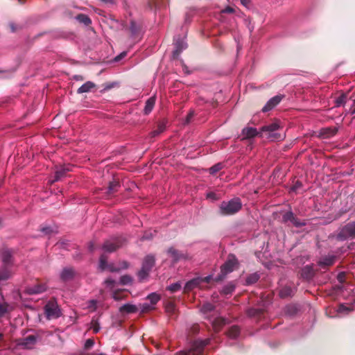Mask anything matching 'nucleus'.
Returning a JSON list of instances; mask_svg holds the SVG:
<instances>
[{"label": "nucleus", "instance_id": "f257e3e1", "mask_svg": "<svg viewBox=\"0 0 355 355\" xmlns=\"http://www.w3.org/2000/svg\"><path fill=\"white\" fill-rule=\"evenodd\" d=\"M242 208V203L239 198H234L229 201H223L219 207V214L223 216H230L237 213Z\"/></svg>", "mask_w": 355, "mask_h": 355}, {"label": "nucleus", "instance_id": "f03ea898", "mask_svg": "<svg viewBox=\"0 0 355 355\" xmlns=\"http://www.w3.org/2000/svg\"><path fill=\"white\" fill-rule=\"evenodd\" d=\"M238 265V260L235 255L229 254L227 261L220 267V273L215 278V282L222 281L230 272H232Z\"/></svg>", "mask_w": 355, "mask_h": 355}, {"label": "nucleus", "instance_id": "7ed1b4c3", "mask_svg": "<svg viewBox=\"0 0 355 355\" xmlns=\"http://www.w3.org/2000/svg\"><path fill=\"white\" fill-rule=\"evenodd\" d=\"M209 338L203 340H196L189 351L178 352L176 355H205L204 347L209 344Z\"/></svg>", "mask_w": 355, "mask_h": 355}, {"label": "nucleus", "instance_id": "20e7f679", "mask_svg": "<svg viewBox=\"0 0 355 355\" xmlns=\"http://www.w3.org/2000/svg\"><path fill=\"white\" fill-rule=\"evenodd\" d=\"M279 128V125L276 123L263 125L261 128V136H263V134H265L266 137L272 141L282 140L284 138L283 136L276 132V130H277Z\"/></svg>", "mask_w": 355, "mask_h": 355}, {"label": "nucleus", "instance_id": "39448f33", "mask_svg": "<svg viewBox=\"0 0 355 355\" xmlns=\"http://www.w3.org/2000/svg\"><path fill=\"white\" fill-rule=\"evenodd\" d=\"M337 237L341 241L346 240L348 238L355 239V220L351 221L342 227L338 233Z\"/></svg>", "mask_w": 355, "mask_h": 355}, {"label": "nucleus", "instance_id": "423d86ee", "mask_svg": "<svg viewBox=\"0 0 355 355\" xmlns=\"http://www.w3.org/2000/svg\"><path fill=\"white\" fill-rule=\"evenodd\" d=\"M45 314L48 319H55L60 316L61 312L57 302L50 300L44 306Z\"/></svg>", "mask_w": 355, "mask_h": 355}, {"label": "nucleus", "instance_id": "0eeeda50", "mask_svg": "<svg viewBox=\"0 0 355 355\" xmlns=\"http://www.w3.org/2000/svg\"><path fill=\"white\" fill-rule=\"evenodd\" d=\"M125 241V239L121 236L112 238L105 241L102 248L105 252H113L121 248Z\"/></svg>", "mask_w": 355, "mask_h": 355}, {"label": "nucleus", "instance_id": "6e6552de", "mask_svg": "<svg viewBox=\"0 0 355 355\" xmlns=\"http://www.w3.org/2000/svg\"><path fill=\"white\" fill-rule=\"evenodd\" d=\"M37 337L35 335H29L26 338L18 340L17 345L26 349H31L36 343Z\"/></svg>", "mask_w": 355, "mask_h": 355}, {"label": "nucleus", "instance_id": "1a4fd4ad", "mask_svg": "<svg viewBox=\"0 0 355 355\" xmlns=\"http://www.w3.org/2000/svg\"><path fill=\"white\" fill-rule=\"evenodd\" d=\"M283 221H290L292 224L297 227L304 226L306 223L301 221L299 218L295 216L292 211H288L283 215Z\"/></svg>", "mask_w": 355, "mask_h": 355}, {"label": "nucleus", "instance_id": "9d476101", "mask_svg": "<svg viewBox=\"0 0 355 355\" xmlns=\"http://www.w3.org/2000/svg\"><path fill=\"white\" fill-rule=\"evenodd\" d=\"M282 98L283 96L279 95H277L271 98L262 108V111L263 112H266L271 110L273 107H275L281 102Z\"/></svg>", "mask_w": 355, "mask_h": 355}, {"label": "nucleus", "instance_id": "9b49d317", "mask_svg": "<svg viewBox=\"0 0 355 355\" xmlns=\"http://www.w3.org/2000/svg\"><path fill=\"white\" fill-rule=\"evenodd\" d=\"M76 275V272L73 268H64L60 273V279L63 282L72 280Z\"/></svg>", "mask_w": 355, "mask_h": 355}, {"label": "nucleus", "instance_id": "f8f14e48", "mask_svg": "<svg viewBox=\"0 0 355 355\" xmlns=\"http://www.w3.org/2000/svg\"><path fill=\"white\" fill-rule=\"evenodd\" d=\"M167 253L173 258V261L176 263L181 259H186V255L182 252L175 249L173 247H171L168 249Z\"/></svg>", "mask_w": 355, "mask_h": 355}, {"label": "nucleus", "instance_id": "ddd939ff", "mask_svg": "<svg viewBox=\"0 0 355 355\" xmlns=\"http://www.w3.org/2000/svg\"><path fill=\"white\" fill-rule=\"evenodd\" d=\"M315 270L313 265H306L301 270V277L306 280L312 279L315 275Z\"/></svg>", "mask_w": 355, "mask_h": 355}, {"label": "nucleus", "instance_id": "4468645a", "mask_svg": "<svg viewBox=\"0 0 355 355\" xmlns=\"http://www.w3.org/2000/svg\"><path fill=\"white\" fill-rule=\"evenodd\" d=\"M259 135L261 136V131L258 132L254 128L247 127L242 130L243 139H251Z\"/></svg>", "mask_w": 355, "mask_h": 355}, {"label": "nucleus", "instance_id": "2eb2a0df", "mask_svg": "<svg viewBox=\"0 0 355 355\" xmlns=\"http://www.w3.org/2000/svg\"><path fill=\"white\" fill-rule=\"evenodd\" d=\"M13 252L12 250L5 248L3 250L1 256H2V261L3 263V266H7L11 265L12 263V258Z\"/></svg>", "mask_w": 355, "mask_h": 355}, {"label": "nucleus", "instance_id": "dca6fc26", "mask_svg": "<svg viewBox=\"0 0 355 355\" xmlns=\"http://www.w3.org/2000/svg\"><path fill=\"white\" fill-rule=\"evenodd\" d=\"M175 49L173 52V56L174 58H178L181 52L187 48V44L182 40H178L176 41Z\"/></svg>", "mask_w": 355, "mask_h": 355}, {"label": "nucleus", "instance_id": "f3484780", "mask_svg": "<svg viewBox=\"0 0 355 355\" xmlns=\"http://www.w3.org/2000/svg\"><path fill=\"white\" fill-rule=\"evenodd\" d=\"M70 171V168L69 166H61L55 171V179L51 181V184H53L55 182L60 180L63 177H64L67 173Z\"/></svg>", "mask_w": 355, "mask_h": 355}, {"label": "nucleus", "instance_id": "a211bd4d", "mask_svg": "<svg viewBox=\"0 0 355 355\" xmlns=\"http://www.w3.org/2000/svg\"><path fill=\"white\" fill-rule=\"evenodd\" d=\"M155 263V258L153 255L148 254L145 257L143 263L142 268L151 271Z\"/></svg>", "mask_w": 355, "mask_h": 355}, {"label": "nucleus", "instance_id": "6ab92c4d", "mask_svg": "<svg viewBox=\"0 0 355 355\" xmlns=\"http://www.w3.org/2000/svg\"><path fill=\"white\" fill-rule=\"evenodd\" d=\"M201 284L200 278H194L187 282L184 287V292L188 293L192 291L193 288L198 287Z\"/></svg>", "mask_w": 355, "mask_h": 355}, {"label": "nucleus", "instance_id": "aec40b11", "mask_svg": "<svg viewBox=\"0 0 355 355\" xmlns=\"http://www.w3.org/2000/svg\"><path fill=\"white\" fill-rule=\"evenodd\" d=\"M138 311L137 306L130 304H125L119 308L121 314H130L136 313Z\"/></svg>", "mask_w": 355, "mask_h": 355}, {"label": "nucleus", "instance_id": "412c9836", "mask_svg": "<svg viewBox=\"0 0 355 355\" xmlns=\"http://www.w3.org/2000/svg\"><path fill=\"white\" fill-rule=\"evenodd\" d=\"M334 256H325L322 257L318 262V265L322 268H326L333 265L335 262Z\"/></svg>", "mask_w": 355, "mask_h": 355}, {"label": "nucleus", "instance_id": "4be33fe9", "mask_svg": "<svg viewBox=\"0 0 355 355\" xmlns=\"http://www.w3.org/2000/svg\"><path fill=\"white\" fill-rule=\"evenodd\" d=\"M12 276V272L7 266H2L0 268V284L3 282L7 281Z\"/></svg>", "mask_w": 355, "mask_h": 355}, {"label": "nucleus", "instance_id": "5701e85b", "mask_svg": "<svg viewBox=\"0 0 355 355\" xmlns=\"http://www.w3.org/2000/svg\"><path fill=\"white\" fill-rule=\"evenodd\" d=\"M96 87L95 83L92 81H87L80 87L78 90V94H83L91 92L94 88Z\"/></svg>", "mask_w": 355, "mask_h": 355}, {"label": "nucleus", "instance_id": "b1692460", "mask_svg": "<svg viewBox=\"0 0 355 355\" xmlns=\"http://www.w3.org/2000/svg\"><path fill=\"white\" fill-rule=\"evenodd\" d=\"M226 324V320L223 318H216L212 322V327L216 332L219 331Z\"/></svg>", "mask_w": 355, "mask_h": 355}, {"label": "nucleus", "instance_id": "393cba45", "mask_svg": "<svg viewBox=\"0 0 355 355\" xmlns=\"http://www.w3.org/2000/svg\"><path fill=\"white\" fill-rule=\"evenodd\" d=\"M264 311L262 309L250 308L247 311V314L250 318L259 319L263 315Z\"/></svg>", "mask_w": 355, "mask_h": 355}, {"label": "nucleus", "instance_id": "a878e982", "mask_svg": "<svg viewBox=\"0 0 355 355\" xmlns=\"http://www.w3.org/2000/svg\"><path fill=\"white\" fill-rule=\"evenodd\" d=\"M120 187V183L118 180H113L109 183V186L107 189L106 193L107 195H112L116 193Z\"/></svg>", "mask_w": 355, "mask_h": 355}, {"label": "nucleus", "instance_id": "bb28decb", "mask_svg": "<svg viewBox=\"0 0 355 355\" xmlns=\"http://www.w3.org/2000/svg\"><path fill=\"white\" fill-rule=\"evenodd\" d=\"M155 104V97L152 96L149 98L146 102V105L144 109V114L147 115L153 109Z\"/></svg>", "mask_w": 355, "mask_h": 355}, {"label": "nucleus", "instance_id": "cd10ccee", "mask_svg": "<svg viewBox=\"0 0 355 355\" xmlns=\"http://www.w3.org/2000/svg\"><path fill=\"white\" fill-rule=\"evenodd\" d=\"M129 31L132 36H136L140 31V26L137 24L134 20L131 19L130 21Z\"/></svg>", "mask_w": 355, "mask_h": 355}, {"label": "nucleus", "instance_id": "c85d7f7f", "mask_svg": "<svg viewBox=\"0 0 355 355\" xmlns=\"http://www.w3.org/2000/svg\"><path fill=\"white\" fill-rule=\"evenodd\" d=\"M260 278V275L257 272L252 273L248 275L245 279V285H252L255 284Z\"/></svg>", "mask_w": 355, "mask_h": 355}, {"label": "nucleus", "instance_id": "c756f323", "mask_svg": "<svg viewBox=\"0 0 355 355\" xmlns=\"http://www.w3.org/2000/svg\"><path fill=\"white\" fill-rule=\"evenodd\" d=\"M166 128V125L163 122H160L157 124V127L155 130L150 132L151 137H155L162 133Z\"/></svg>", "mask_w": 355, "mask_h": 355}, {"label": "nucleus", "instance_id": "7c9ffc66", "mask_svg": "<svg viewBox=\"0 0 355 355\" xmlns=\"http://www.w3.org/2000/svg\"><path fill=\"white\" fill-rule=\"evenodd\" d=\"M336 132V128H326L322 130L321 135L325 138H329L335 135Z\"/></svg>", "mask_w": 355, "mask_h": 355}, {"label": "nucleus", "instance_id": "2f4dec72", "mask_svg": "<svg viewBox=\"0 0 355 355\" xmlns=\"http://www.w3.org/2000/svg\"><path fill=\"white\" fill-rule=\"evenodd\" d=\"M240 333V329L238 326H232L231 327L228 331H227V336L231 338H236Z\"/></svg>", "mask_w": 355, "mask_h": 355}, {"label": "nucleus", "instance_id": "473e14b6", "mask_svg": "<svg viewBox=\"0 0 355 355\" xmlns=\"http://www.w3.org/2000/svg\"><path fill=\"white\" fill-rule=\"evenodd\" d=\"M347 98V94H342L335 100V107H340L346 103Z\"/></svg>", "mask_w": 355, "mask_h": 355}, {"label": "nucleus", "instance_id": "72a5a7b5", "mask_svg": "<svg viewBox=\"0 0 355 355\" xmlns=\"http://www.w3.org/2000/svg\"><path fill=\"white\" fill-rule=\"evenodd\" d=\"M235 289V285L230 282V283H228L227 285H225L222 291H221V293L223 294V295H230L233 293V291H234Z\"/></svg>", "mask_w": 355, "mask_h": 355}, {"label": "nucleus", "instance_id": "f704fd0d", "mask_svg": "<svg viewBox=\"0 0 355 355\" xmlns=\"http://www.w3.org/2000/svg\"><path fill=\"white\" fill-rule=\"evenodd\" d=\"M77 20L86 26L89 25L92 23L90 18L85 14H79L76 17Z\"/></svg>", "mask_w": 355, "mask_h": 355}, {"label": "nucleus", "instance_id": "c9c22d12", "mask_svg": "<svg viewBox=\"0 0 355 355\" xmlns=\"http://www.w3.org/2000/svg\"><path fill=\"white\" fill-rule=\"evenodd\" d=\"M293 289L291 287H284L279 291V295L282 298H285L293 295Z\"/></svg>", "mask_w": 355, "mask_h": 355}, {"label": "nucleus", "instance_id": "e433bc0d", "mask_svg": "<svg viewBox=\"0 0 355 355\" xmlns=\"http://www.w3.org/2000/svg\"><path fill=\"white\" fill-rule=\"evenodd\" d=\"M11 310L12 309L8 303L0 302V317L3 316L7 313H9Z\"/></svg>", "mask_w": 355, "mask_h": 355}, {"label": "nucleus", "instance_id": "4c0bfd02", "mask_svg": "<svg viewBox=\"0 0 355 355\" xmlns=\"http://www.w3.org/2000/svg\"><path fill=\"white\" fill-rule=\"evenodd\" d=\"M150 271L141 267V270L138 272L137 276L140 282H143L149 275Z\"/></svg>", "mask_w": 355, "mask_h": 355}, {"label": "nucleus", "instance_id": "58836bf2", "mask_svg": "<svg viewBox=\"0 0 355 355\" xmlns=\"http://www.w3.org/2000/svg\"><path fill=\"white\" fill-rule=\"evenodd\" d=\"M214 308H215L214 305H213L211 303L207 302V303H205L204 304H202V306L200 309V311L203 313H207L212 311L214 309Z\"/></svg>", "mask_w": 355, "mask_h": 355}, {"label": "nucleus", "instance_id": "ea45409f", "mask_svg": "<svg viewBox=\"0 0 355 355\" xmlns=\"http://www.w3.org/2000/svg\"><path fill=\"white\" fill-rule=\"evenodd\" d=\"M107 257L105 254H102L100 257V259H99V268L102 270H104L107 269V265H108L107 263Z\"/></svg>", "mask_w": 355, "mask_h": 355}, {"label": "nucleus", "instance_id": "a19ab883", "mask_svg": "<svg viewBox=\"0 0 355 355\" xmlns=\"http://www.w3.org/2000/svg\"><path fill=\"white\" fill-rule=\"evenodd\" d=\"M181 287V284L180 282H176L168 286L167 287V290L169 291L171 293H173L180 291Z\"/></svg>", "mask_w": 355, "mask_h": 355}, {"label": "nucleus", "instance_id": "79ce46f5", "mask_svg": "<svg viewBox=\"0 0 355 355\" xmlns=\"http://www.w3.org/2000/svg\"><path fill=\"white\" fill-rule=\"evenodd\" d=\"M90 328L92 329L94 334H97L101 329L100 324H99L98 320L96 319H95L94 318H93L91 321Z\"/></svg>", "mask_w": 355, "mask_h": 355}, {"label": "nucleus", "instance_id": "37998d69", "mask_svg": "<svg viewBox=\"0 0 355 355\" xmlns=\"http://www.w3.org/2000/svg\"><path fill=\"white\" fill-rule=\"evenodd\" d=\"M223 168V163H217V164H214V166H212L209 168V173L211 174L214 175V174L218 173V171H220Z\"/></svg>", "mask_w": 355, "mask_h": 355}, {"label": "nucleus", "instance_id": "c03bdc74", "mask_svg": "<svg viewBox=\"0 0 355 355\" xmlns=\"http://www.w3.org/2000/svg\"><path fill=\"white\" fill-rule=\"evenodd\" d=\"M147 299L150 300L152 304H155L159 300L160 297L157 293H152L148 295Z\"/></svg>", "mask_w": 355, "mask_h": 355}, {"label": "nucleus", "instance_id": "a18cd8bd", "mask_svg": "<svg viewBox=\"0 0 355 355\" xmlns=\"http://www.w3.org/2000/svg\"><path fill=\"white\" fill-rule=\"evenodd\" d=\"M132 278L130 275H123L121 277L120 283L122 285L130 284L132 283Z\"/></svg>", "mask_w": 355, "mask_h": 355}, {"label": "nucleus", "instance_id": "49530a36", "mask_svg": "<svg viewBox=\"0 0 355 355\" xmlns=\"http://www.w3.org/2000/svg\"><path fill=\"white\" fill-rule=\"evenodd\" d=\"M112 297L116 301H120L123 300L125 297V296L123 294V291L121 290H116L113 293Z\"/></svg>", "mask_w": 355, "mask_h": 355}, {"label": "nucleus", "instance_id": "de8ad7c7", "mask_svg": "<svg viewBox=\"0 0 355 355\" xmlns=\"http://www.w3.org/2000/svg\"><path fill=\"white\" fill-rule=\"evenodd\" d=\"M156 231L153 230L152 231H148L144 233V234L142 236V240H150L153 238L154 235L156 234Z\"/></svg>", "mask_w": 355, "mask_h": 355}, {"label": "nucleus", "instance_id": "09e8293b", "mask_svg": "<svg viewBox=\"0 0 355 355\" xmlns=\"http://www.w3.org/2000/svg\"><path fill=\"white\" fill-rule=\"evenodd\" d=\"M45 291V288L43 286H37L35 288H30L29 293L31 294L40 293Z\"/></svg>", "mask_w": 355, "mask_h": 355}, {"label": "nucleus", "instance_id": "8fccbe9b", "mask_svg": "<svg viewBox=\"0 0 355 355\" xmlns=\"http://www.w3.org/2000/svg\"><path fill=\"white\" fill-rule=\"evenodd\" d=\"M166 311L167 313L173 315L175 312V306L173 303L170 302L166 306Z\"/></svg>", "mask_w": 355, "mask_h": 355}, {"label": "nucleus", "instance_id": "3c124183", "mask_svg": "<svg viewBox=\"0 0 355 355\" xmlns=\"http://www.w3.org/2000/svg\"><path fill=\"white\" fill-rule=\"evenodd\" d=\"M94 345V340L92 338H89L86 340L85 343V349H89L90 348H92Z\"/></svg>", "mask_w": 355, "mask_h": 355}, {"label": "nucleus", "instance_id": "603ef678", "mask_svg": "<svg viewBox=\"0 0 355 355\" xmlns=\"http://www.w3.org/2000/svg\"><path fill=\"white\" fill-rule=\"evenodd\" d=\"M40 231L45 235L50 234L53 232L50 227H43L40 229Z\"/></svg>", "mask_w": 355, "mask_h": 355}, {"label": "nucleus", "instance_id": "864d4df0", "mask_svg": "<svg viewBox=\"0 0 355 355\" xmlns=\"http://www.w3.org/2000/svg\"><path fill=\"white\" fill-rule=\"evenodd\" d=\"M105 284L107 286L110 287V288H112L115 286L116 282L114 279H107L105 281Z\"/></svg>", "mask_w": 355, "mask_h": 355}, {"label": "nucleus", "instance_id": "5fc2aeb1", "mask_svg": "<svg viewBox=\"0 0 355 355\" xmlns=\"http://www.w3.org/2000/svg\"><path fill=\"white\" fill-rule=\"evenodd\" d=\"M351 311H352V309L350 308L347 307L343 304H340L338 308L339 312H349Z\"/></svg>", "mask_w": 355, "mask_h": 355}, {"label": "nucleus", "instance_id": "6e6d98bb", "mask_svg": "<svg viewBox=\"0 0 355 355\" xmlns=\"http://www.w3.org/2000/svg\"><path fill=\"white\" fill-rule=\"evenodd\" d=\"M107 269L109 270L110 272H118L119 271V268H116L113 263L108 264Z\"/></svg>", "mask_w": 355, "mask_h": 355}, {"label": "nucleus", "instance_id": "4d7b16f0", "mask_svg": "<svg viewBox=\"0 0 355 355\" xmlns=\"http://www.w3.org/2000/svg\"><path fill=\"white\" fill-rule=\"evenodd\" d=\"M152 4H153V6L155 8H159L161 6L160 0H151L150 2V6H152Z\"/></svg>", "mask_w": 355, "mask_h": 355}, {"label": "nucleus", "instance_id": "13d9d810", "mask_svg": "<svg viewBox=\"0 0 355 355\" xmlns=\"http://www.w3.org/2000/svg\"><path fill=\"white\" fill-rule=\"evenodd\" d=\"M193 116H194L193 111L189 112V113L187 114V116L186 117V123H189L191 121V120L192 119V118L193 117Z\"/></svg>", "mask_w": 355, "mask_h": 355}, {"label": "nucleus", "instance_id": "bf43d9fd", "mask_svg": "<svg viewBox=\"0 0 355 355\" xmlns=\"http://www.w3.org/2000/svg\"><path fill=\"white\" fill-rule=\"evenodd\" d=\"M126 54H127L126 52H125V51L122 52L121 53H120L119 55H118L117 56L115 57L114 60L116 62L121 60L122 58H123L126 55Z\"/></svg>", "mask_w": 355, "mask_h": 355}, {"label": "nucleus", "instance_id": "052dcab7", "mask_svg": "<svg viewBox=\"0 0 355 355\" xmlns=\"http://www.w3.org/2000/svg\"><path fill=\"white\" fill-rule=\"evenodd\" d=\"M222 12L224 13H233L234 12V9L230 6H227Z\"/></svg>", "mask_w": 355, "mask_h": 355}, {"label": "nucleus", "instance_id": "680f3d73", "mask_svg": "<svg viewBox=\"0 0 355 355\" xmlns=\"http://www.w3.org/2000/svg\"><path fill=\"white\" fill-rule=\"evenodd\" d=\"M200 279H201V283L202 282L209 283L211 279H212V276L208 275L204 278H200Z\"/></svg>", "mask_w": 355, "mask_h": 355}, {"label": "nucleus", "instance_id": "e2e57ef3", "mask_svg": "<svg viewBox=\"0 0 355 355\" xmlns=\"http://www.w3.org/2000/svg\"><path fill=\"white\" fill-rule=\"evenodd\" d=\"M302 187V183L300 182H297L293 187H292V190L294 191H296L297 189H299Z\"/></svg>", "mask_w": 355, "mask_h": 355}, {"label": "nucleus", "instance_id": "0e129e2a", "mask_svg": "<svg viewBox=\"0 0 355 355\" xmlns=\"http://www.w3.org/2000/svg\"><path fill=\"white\" fill-rule=\"evenodd\" d=\"M344 278H345V273L344 272H340L338 274V280L339 281V282H344Z\"/></svg>", "mask_w": 355, "mask_h": 355}, {"label": "nucleus", "instance_id": "69168bd1", "mask_svg": "<svg viewBox=\"0 0 355 355\" xmlns=\"http://www.w3.org/2000/svg\"><path fill=\"white\" fill-rule=\"evenodd\" d=\"M150 309H151V307L149 304L146 303L143 304V311H148Z\"/></svg>", "mask_w": 355, "mask_h": 355}, {"label": "nucleus", "instance_id": "338daca9", "mask_svg": "<svg viewBox=\"0 0 355 355\" xmlns=\"http://www.w3.org/2000/svg\"><path fill=\"white\" fill-rule=\"evenodd\" d=\"M73 79L76 80L83 81L84 80V77L81 75H75L73 76Z\"/></svg>", "mask_w": 355, "mask_h": 355}, {"label": "nucleus", "instance_id": "774afa93", "mask_svg": "<svg viewBox=\"0 0 355 355\" xmlns=\"http://www.w3.org/2000/svg\"><path fill=\"white\" fill-rule=\"evenodd\" d=\"M350 112L352 114H355V99L354 100L353 104L350 108Z\"/></svg>", "mask_w": 355, "mask_h": 355}]
</instances>
